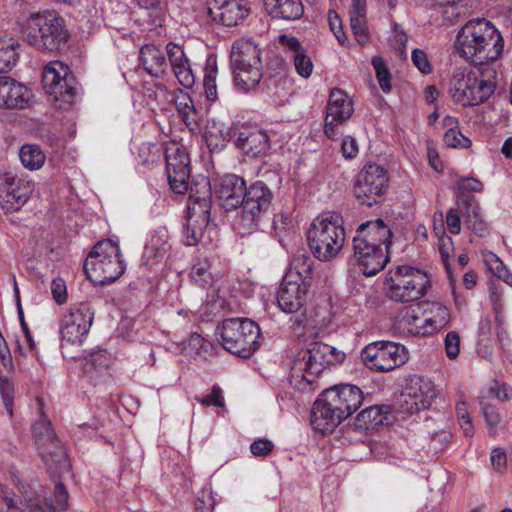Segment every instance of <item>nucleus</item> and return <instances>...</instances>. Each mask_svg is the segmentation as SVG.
Returning <instances> with one entry per match:
<instances>
[{
	"instance_id": "nucleus-4",
	"label": "nucleus",
	"mask_w": 512,
	"mask_h": 512,
	"mask_svg": "<svg viewBox=\"0 0 512 512\" xmlns=\"http://www.w3.org/2000/svg\"><path fill=\"white\" fill-rule=\"evenodd\" d=\"M22 34L33 47L50 52L63 49L69 39L64 19L48 10L30 14L24 21Z\"/></svg>"
},
{
	"instance_id": "nucleus-42",
	"label": "nucleus",
	"mask_w": 512,
	"mask_h": 512,
	"mask_svg": "<svg viewBox=\"0 0 512 512\" xmlns=\"http://www.w3.org/2000/svg\"><path fill=\"white\" fill-rule=\"evenodd\" d=\"M190 276L202 288L210 287L213 283V275L210 272V261L208 258L198 259L192 266Z\"/></svg>"
},
{
	"instance_id": "nucleus-63",
	"label": "nucleus",
	"mask_w": 512,
	"mask_h": 512,
	"mask_svg": "<svg viewBox=\"0 0 512 512\" xmlns=\"http://www.w3.org/2000/svg\"><path fill=\"white\" fill-rule=\"evenodd\" d=\"M329 25L339 43L344 44L346 36L342 32L340 20L336 12H329Z\"/></svg>"
},
{
	"instance_id": "nucleus-34",
	"label": "nucleus",
	"mask_w": 512,
	"mask_h": 512,
	"mask_svg": "<svg viewBox=\"0 0 512 512\" xmlns=\"http://www.w3.org/2000/svg\"><path fill=\"white\" fill-rule=\"evenodd\" d=\"M265 9L274 17L285 20L299 19L304 12L301 0H263Z\"/></svg>"
},
{
	"instance_id": "nucleus-3",
	"label": "nucleus",
	"mask_w": 512,
	"mask_h": 512,
	"mask_svg": "<svg viewBox=\"0 0 512 512\" xmlns=\"http://www.w3.org/2000/svg\"><path fill=\"white\" fill-rule=\"evenodd\" d=\"M494 64L478 63L469 70L456 69L450 80L449 94L463 107L476 106L487 101L497 86Z\"/></svg>"
},
{
	"instance_id": "nucleus-17",
	"label": "nucleus",
	"mask_w": 512,
	"mask_h": 512,
	"mask_svg": "<svg viewBox=\"0 0 512 512\" xmlns=\"http://www.w3.org/2000/svg\"><path fill=\"white\" fill-rule=\"evenodd\" d=\"M250 13L248 0H207L209 18L225 27L242 25Z\"/></svg>"
},
{
	"instance_id": "nucleus-48",
	"label": "nucleus",
	"mask_w": 512,
	"mask_h": 512,
	"mask_svg": "<svg viewBox=\"0 0 512 512\" xmlns=\"http://www.w3.org/2000/svg\"><path fill=\"white\" fill-rule=\"evenodd\" d=\"M443 141L446 146L453 148H467L471 144V141L455 128H450L445 132Z\"/></svg>"
},
{
	"instance_id": "nucleus-38",
	"label": "nucleus",
	"mask_w": 512,
	"mask_h": 512,
	"mask_svg": "<svg viewBox=\"0 0 512 512\" xmlns=\"http://www.w3.org/2000/svg\"><path fill=\"white\" fill-rule=\"evenodd\" d=\"M19 158L25 168L33 171L40 169L44 165L46 155L39 146L25 144L20 148Z\"/></svg>"
},
{
	"instance_id": "nucleus-45",
	"label": "nucleus",
	"mask_w": 512,
	"mask_h": 512,
	"mask_svg": "<svg viewBox=\"0 0 512 512\" xmlns=\"http://www.w3.org/2000/svg\"><path fill=\"white\" fill-rule=\"evenodd\" d=\"M32 431L36 438V443H44L43 440L52 439V434H54L51 422L43 412L40 413L39 420L33 425Z\"/></svg>"
},
{
	"instance_id": "nucleus-49",
	"label": "nucleus",
	"mask_w": 512,
	"mask_h": 512,
	"mask_svg": "<svg viewBox=\"0 0 512 512\" xmlns=\"http://www.w3.org/2000/svg\"><path fill=\"white\" fill-rule=\"evenodd\" d=\"M291 57L297 73L304 78H308L313 71V63L310 57L305 54V51L291 55Z\"/></svg>"
},
{
	"instance_id": "nucleus-12",
	"label": "nucleus",
	"mask_w": 512,
	"mask_h": 512,
	"mask_svg": "<svg viewBox=\"0 0 512 512\" xmlns=\"http://www.w3.org/2000/svg\"><path fill=\"white\" fill-rule=\"evenodd\" d=\"M43 85L46 93L60 108L73 104L77 95L76 79L64 63L53 61L45 66Z\"/></svg>"
},
{
	"instance_id": "nucleus-5",
	"label": "nucleus",
	"mask_w": 512,
	"mask_h": 512,
	"mask_svg": "<svg viewBox=\"0 0 512 512\" xmlns=\"http://www.w3.org/2000/svg\"><path fill=\"white\" fill-rule=\"evenodd\" d=\"M309 248L320 261H330L342 250L345 229L337 213L317 217L307 232Z\"/></svg>"
},
{
	"instance_id": "nucleus-40",
	"label": "nucleus",
	"mask_w": 512,
	"mask_h": 512,
	"mask_svg": "<svg viewBox=\"0 0 512 512\" xmlns=\"http://www.w3.org/2000/svg\"><path fill=\"white\" fill-rule=\"evenodd\" d=\"M51 438L52 439L49 440H43L44 443H37L39 455L47 464L59 462L65 457L62 444L55 436V433L52 434Z\"/></svg>"
},
{
	"instance_id": "nucleus-18",
	"label": "nucleus",
	"mask_w": 512,
	"mask_h": 512,
	"mask_svg": "<svg viewBox=\"0 0 512 512\" xmlns=\"http://www.w3.org/2000/svg\"><path fill=\"white\" fill-rule=\"evenodd\" d=\"M353 112V102L346 92L339 88L332 89L326 111L325 135L334 139L338 135L337 127L346 122Z\"/></svg>"
},
{
	"instance_id": "nucleus-26",
	"label": "nucleus",
	"mask_w": 512,
	"mask_h": 512,
	"mask_svg": "<svg viewBox=\"0 0 512 512\" xmlns=\"http://www.w3.org/2000/svg\"><path fill=\"white\" fill-rule=\"evenodd\" d=\"M166 53L174 76L179 84L186 89L192 88L195 83V77L184 51L180 46L169 42L166 45Z\"/></svg>"
},
{
	"instance_id": "nucleus-1",
	"label": "nucleus",
	"mask_w": 512,
	"mask_h": 512,
	"mask_svg": "<svg viewBox=\"0 0 512 512\" xmlns=\"http://www.w3.org/2000/svg\"><path fill=\"white\" fill-rule=\"evenodd\" d=\"M364 400L362 390L352 384H341L325 389L312 409V425L322 434L332 433L345 419L357 411Z\"/></svg>"
},
{
	"instance_id": "nucleus-20",
	"label": "nucleus",
	"mask_w": 512,
	"mask_h": 512,
	"mask_svg": "<svg viewBox=\"0 0 512 512\" xmlns=\"http://www.w3.org/2000/svg\"><path fill=\"white\" fill-rule=\"evenodd\" d=\"M392 231L382 220L367 221L362 223L356 230L353 237V244L363 245V247L372 246L376 249H384L389 252L392 244Z\"/></svg>"
},
{
	"instance_id": "nucleus-33",
	"label": "nucleus",
	"mask_w": 512,
	"mask_h": 512,
	"mask_svg": "<svg viewBox=\"0 0 512 512\" xmlns=\"http://www.w3.org/2000/svg\"><path fill=\"white\" fill-rule=\"evenodd\" d=\"M460 210L464 209L466 224L476 235L483 237L487 233V224L481 216V209L473 196H464L458 204Z\"/></svg>"
},
{
	"instance_id": "nucleus-41",
	"label": "nucleus",
	"mask_w": 512,
	"mask_h": 512,
	"mask_svg": "<svg viewBox=\"0 0 512 512\" xmlns=\"http://www.w3.org/2000/svg\"><path fill=\"white\" fill-rule=\"evenodd\" d=\"M16 45L12 38H0V73H7L16 64Z\"/></svg>"
},
{
	"instance_id": "nucleus-15",
	"label": "nucleus",
	"mask_w": 512,
	"mask_h": 512,
	"mask_svg": "<svg viewBox=\"0 0 512 512\" xmlns=\"http://www.w3.org/2000/svg\"><path fill=\"white\" fill-rule=\"evenodd\" d=\"M34 183L11 171L0 175V206L6 213L18 211L30 198Z\"/></svg>"
},
{
	"instance_id": "nucleus-53",
	"label": "nucleus",
	"mask_w": 512,
	"mask_h": 512,
	"mask_svg": "<svg viewBox=\"0 0 512 512\" xmlns=\"http://www.w3.org/2000/svg\"><path fill=\"white\" fill-rule=\"evenodd\" d=\"M398 409L403 414H413L424 410V408H420V403L414 397L405 396V389L398 400Z\"/></svg>"
},
{
	"instance_id": "nucleus-54",
	"label": "nucleus",
	"mask_w": 512,
	"mask_h": 512,
	"mask_svg": "<svg viewBox=\"0 0 512 512\" xmlns=\"http://www.w3.org/2000/svg\"><path fill=\"white\" fill-rule=\"evenodd\" d=\"M411 59L413 64L424 74L432 72V65L428 60L426 53L421 49H414L412 51Z\"/></svg>"
},
{
	"instance_id": "nucleus-37",
	"label": "nucleus",
	"mask_w": 512,
	"mask_h": 512,
	"mask_svg": "<svg viewBox=\"0 0 512 512\" xmlns=\"http://www.w3.org/2000/svg\"><path fill=\"white\" fill-rule=\"evenodd\" d=\"M388 412V406H370L362 410L356 419L360 427L365 429L374 428L389 423Z\"/></svg>"
},
{
	"instance_id": "nucleus-23",
	"label": "nucleus",
	"mask_w": 512,
	"mask_h": 512,
	"mask_svg": "<svg viewBox=\"0 0 512 512\" xmlns=\"http://www.w3.org/2000/svg\"><path fill=\"white\" fill-rule=\"evenodd\" d=\"M246 183L235 174L225 175L219 183L218 198L225 210H233L243 205L246 195Z\"/></svg>"
},
{
	"instance_id": "nucleus-58",
	"label": "nucleus",
	"mask_w": 512,
	"mask_h": 512,
	"mask_svg": "<svg viewBox=\"0 0 512 512\" xmlns=\"http://www.w3.org/2000/svg\"><path fill=\"white\" fill-rule=\"evenodd\" d=\"M457 188L461 192H480L482 190V183L473 177H466L457 181Z\"/></svg>"
},
{
	"instance_id": "nucleus-43",
	"label": "nucleus",
	"mask_w": 512,
	"mask_h": 512,
	"mask_svg": "<svg viewBox=\"0 0 512 512\" xmlns=\"http://www.w3.org/2000/svg\"><path fill=\"white\" fill-rule=\"evenodd\" d=\"M371 64L375 70L376 78L381 90L384 93H390L392 90V77L384 59L380 56H375L372 58Z\"/></svg>"
},
{
	"instance_id": "nucleus-44",
	"label": "nucleus",
	"mask_w": 512,
	"mask_h": 512,
	"mask_svg": "<svg viewBox=\"0 0 512 512\" xmlns=\"http://www.w3.org/2000/svg\"><path fill=\"white\" fill-rule=\"evenodd\" d=\"M149 248L154 252L155 258L165 257L171 248L168 232L165 229L156 231L151 238Z\"/></svg>"
},
{
	"instance_id": "nucleus-13",
	"label": "nucleus",
	"mask_w": 512,
	"mask_h": 512,
	"mask_svg": "<svg viewBox=\"0 0 512 512\" xmlns=\"http://www.w3.org/2000/svg\"><path fill=\"white\" fill-rule=\"evenodd\" d=\"M273 194L263 180H257L247 187L241 208L240 225L250 232L266 218L272 207Z\"/></svg>"
},
{
	"instance_id": "nucleus-39",
	"label": "nucleus",
	"mask_w": 512,
	"mask_h": 512,
	"mask_svg": "<svg viewBox=\"0 0 512 512\" xmlns=\"http://www.w3.org/2000/svg\"><path fill=\"white\" fill-rule=\"evenodd\" d=\"M4 502L8 512H56L55 507L50 501H41L38 497L26 498L21 509L14 505V501L11 498H4Z\"/></svg>"
},
{
	"instance_id": "nucleus-8",
	"label": "nucleus",
	"mask_w": 512,
	"mask_h": 512,
	"mask_svg": "<svg viewBox=\"0 0 512 512\" xmlns=\"http://www.w3.org/2000/svg\"><path fill=\"white\" fill-rule=\"evenodd\" d=\"M119 246L106 239L96 243L84 262V271L94 283L107 285L116 281L125 271Z\"/></svg>"
},
{
	"instance_id": "nucleus-31",
	"label": "nucleus",
	"mask_w": 512,
	"mask_h": 512,
	"mask_svg": "<svg viewBox=\"0 0 512 512\" xmlns=\"http://www.w3.org/2000/svg\"><path fill=\"white\" fill-rule=\"evenodd\" d=\"M140 62L144 69L153 77H163L168 64L164 53L155 45L147 44L140 49Z\"/></svg>"
},
{
	"instance_id": "nucleus-16",
	"label": "nucleus",
	"mask_w": 512,
	"mask_h": 512,
	"mask_svg": "<svg viewBox=\"0 0 512 512\" xmlns=\"http://www.w3.org/2000/svg\"><path fill=\"white\" fill-rule=\"evenodd\" d=\"M94 313L85 303L72 305L62 318L60 334L62 341L82 345L92 325Z\"/></svg>"
},
{
	"instance_id": "nucleus-36",
	"label": "nucleus",
	"mask_w": 512,
	"mask_h": 512,
	"mask_svg": "<svg viewBox=\"0 0 512 512\" xmlns=\"http://www.w3.org/2000/svg\"><path fill=\"white\" fill-rule=\"evenodd\" d=\"M312 265L313 261L311 258L305 254H301L293 259L284 278L310 287L312 280Z\"/></svg>"
},
{
	"instance_id": "nucleus-10",
	"label": "nucleus",
	"mask_w": 512,
	"mask_h": 512,
	"mask_svg": "<svg viewBox=\"0 0 512 512\" xmlns=\"http://www.w3.org/2000/svg\"><path fill=\"white\" fill-rule=\"evenodd\" d=\"M344 359L343 351L322 342H313L294 360L292 376H301L308 385H312L327 368L342 363Z\"/></svg>"
},
{
	"instance_id": "nucleus-29",
	"label": "nucleus",
	"mask_w": 512,
	"mask_h": 512,
	"mask_svg": "<svg viewBox=\"0 0 512 512\" xmlns=\"http://www.w3.org/2000/svg\"><path fill=\"white\" fill-rule=\"evenodd\" d=\"M438 395V389L434 382L426 377L414 376L405 387V396L414 397L420 408L427 409Z\"/></svg>"
},
{
	"instance_id": "nucleus-62",
	"label": "nucleus",
	"mask_w": 512,
	"mask_h": 512,
	"mask_svg": "<svg viewBox=\"0 0 512 512\" xmlns=\"http://www.w3.org/2000/svg\"><path fill=\"white\" fill-rule=\"evenodd\" d=\"M55 500L60 509L68 507V491L62 482H57L55 485Z\"/></svg>"
},
{
	"instance_id": "nucleus-21",
	"label": "nucleus",
	"mask_w": 512,
	"mask_h": 512,
	"mask_svg": "<svg viewBox=\"0 0 512 512\" xmlns=\"http://www.w3.org/2000/svg\"><path fill=\"white\" fill-rule=\"evenodd\" d=\"M427 308L424 309L429 315L423 320L422 324H418L419 318L412 316V327L409 331L415 335L427 336L432 335L440 329L444 328L450 321L448 309L438 302L426 303Z\"/></svg>"
},
{
	"instance_id": "nucleus-55",
	"label": "nucleus",
	"mask_w": 512,
	"mask_h": 512,
	"mask_svg": "<svg viewBox=\"0 0 512 512\" xmlns=\"http://www.w3.org/2000/svg\"><path fill=\"white\" fill-rule=\"evenodd\" d=\"M273 448L274 444L266 438L255 440L250 445V451L256 457H265L269 455Z\"/></svg>"
},
{
	"instance_id": "nucleus-19",
	"label": "nucleus",
	"mask_w": 512,
	"mask_h": 512,
	"mask_svg": "<svg viewBox=\"0 0 512 512\" xmlns=\"http://www.w3.org/2000/svg\"><path fill=\"white\" fill-rule=\"evenodd\" d=\"M166 173L171 189L178 194L188 190L190 177L189 155L184 148L168 149L165 152Z\"/></svg>"
},
{
	"instance_id": "nucleus-24",
	"label": "nucleus",
	"mask_w": 512,
	"mask_h": 512,
	"mask_svg": "<svg viewBox=\"0 0 512 512\" xmlns=\"http://www.w3.org/2000/svg\"><path fill=\"white\" fill-rule=\"evenodd\" d=\"M353 250L359 269L365 276L376 275L390 260L389 252L384 251V249L353 244Z\"/></svg>"
},
{
	"instance_id": "nucleus-60",
	"label": "nucleus",
	"mask_w": 512,
	"mask_h": 512,
	"mask_svg": "<svg viewBox=\"0 0 512 512\" xmlns=\"http://www.w3.org/2000/svg\"><path fill=\"white\" fill-rule=\"evenodd\" d=\"M490 459H491V463H492V466L495 469V471H497L499 473L503 472V470L506 467V463H507V457H506L505 452L499 448L494 449L491 453Z\"/></svg>"
},
{
	"instance_id": "nucleus-64",
	"label": "nucleus",
	"mask_w": 512,
	"mask_h": 512,
	"mask_svg": "<svg viewBox=\"0 0 512 512\" xmlns=\"http://www.w3.org/2000/svg\"><path fill=\"white\" fill-rule=\"evenodd\" d=\"M490 393L495 395L497 399L505 401L511 398L512 388L506 384L496 385L490 389Z\"/></svg>"
},
{
	"instance_id": "nucleus-57",
	"label": "nucleus",
	"mask_w": 512,
	"mask_h": 512,
	"mask_svg": "<svg viewBox=\"0 0 512 512\" xmlns=\"http://www.w3.org/2000/svg\"><path fill=\"white\" fill-rule=\"evenodd\" d=\"M481 410L485 418V421L489 426L495 427L500 423V414L498 413L494 406L487 404L485 402H481Z\"/></svg>"
},
{
	"instance_id": "nucleus-47",
	"label": "nucleus",
	"mask_w": 512,
	"mask_h": 512,
	"mask_svg": "<svg viewBox=\"0 0 512 512\" xmlns=\"http://www.w3.org/2000/svg\"><path fill=\"white\" fill-rule=\"evenodd\" d=\"M109 365V354L106 350L93 352L86 358L85 371L88 373L91 369L97 371L106 370Z\"/></svg>"
},
{
	"instance_id": "nucleus-30",
	"label": "nucleus",
	"mask_w": 512,
	"mask_h": 512,
	"mask_svg": "<svg viewBox=\"0 0 512 512\" xmlns=\"http://www.w3.org/2000/svg\"><path fill=\"white\" fill-rule=\"evenodd\" d=\"M171 96V102L175 104L176 110L186 127L192 133H198L200 131L199 117L189 93L178 88L171 92Z\"/></svg>"
},
{
	"instance_id": "nucleus-56",
	"label": "nucleus",
	"mask_w": 512,
	"mask_h": 512,
	"mask_svg": "<svg viewBox=\"0 0 512 512\" xmlns=\"http://www.w3.org/2000/svg\"><path fill=\"white\" fill-rule=\"evenodd\" d=\"M51 293L57 304H64L67 301V288L65 281L56 278L51 283Z\"/></svg>"
},
{
	"instance_id": "nucleus-61",
	"label": "nucleus",
	"mask_w": 512,
	"mask_h": 512,
	"mask_svg": "<svg viewBox=\"0 0 512 512\" xmlns=\"http://www.w3.org/2000/svg\"><path fill=\"white\" fill-rule=\"evenodd\" d=\"M341 150L345 158H354L358 154V145L356 140L350 136H347L342 141Z\"/></svg>"
},
{
	"instance_id": "nucleus-11",
	"label": "nucleus",
	"mask_w": 512,
	"mask_h": 512,
	"mask_svg": "<svg viewBox=\"0 0 512 512\" xmlns=\"http://www.w3.org/2000/svg\"><path fill=\"white\" fill-rule=\"evenodd\" d=\"M360 355L369 370L381 373L403 365L409 356L404 345L392 341L372 342L362 349Z\"/></svg>"
},
{
	"instance_id": "nucleus-22",
	"label": "nucleus",
	"mask_w": 512,
	"mask_h": 512,
	"mask_svg": "<svg viewBox=\"0 0 512 512\" xmlns=\"http://www.w3.org/2000/svg\"><path fill=\"white\" fill-rule=\"evenodd\" d=\"M310 287L283 278L277 292V304L285 313H296L305 304Z\"/></svg>"
},
{
	"instance_id": "nucleus-2",
	"label": "nucleus",
	"mask_w": 512,
	"mask_h": 512,
	"mask_svg": "<svg viewBox=\"0 0 512 512\" xmlns=\"http://www.w3.org/2000/svg\"><path fill=\"white\" fill-rule=\"evenodd\" d=\"M504 40L495 26L485 18H475L458 31L455 49L466 60L494 64L502 55Z\"/></svg>"
},
{
	"instance_id": "nucleus-6",
	"label": "nucleus",
	"mask_w": 512,
	"mask_h": 512,
	"mask_svg": "<svg viewBox=\"0 0 512 512\" xmlns=\"http://www.w3.org/2000/svg\"><path fill=\"white\" fill-rule=\"evenodd\" d=\"M236 87L248 92L255 89L263 77L261 51L251 38H241L232 44L230 53Z\"/></svg>"
},
{
	"instance_id": "nucleus-28",
	"label": "nucleus",
	"mask_w": 512,
	"mask_h": 512,
	"mask_svg": "<svg viewBox=\"0 0 512 512\" xmlns=\"http://www.w3.org/2000/svg\"><path fill=\"white\" fill-rule=\"evenodd\" d=\"M212 204V190L208 178L201 177L190 187L187 210L189 213L197 212L210 214Z\"/></svg>"
},
{
	"instance_id": "nucleus-7",
	"label": "nucleus",
	"mask_w": 512,
	"mask_h": 512,
	"mask_svg": "<svg viewBox=\"0 0 512 512\" xmlns=\"http://www.w3.org/2000/svg\"><path fill=\"white\" fill-rule=\"evenodd\" d=\"M384 285L389 299L409 303L421 299L430 286V279L421 269L400 265L385 276Z\"/></svg>"
},
{
	"instance_id": "nucleus-27",
	"label": "nucleus",
	"mask_w": 512,
	"mask_h": 512,
	"mask_svg": "<svg viewBox=\"0 0 512 512\" xmlns=\"http://www.w3.org/2000/svg\"><path fill=\"white\" fill-rule=\"evenodd\" d=\"M234 144L249 157L265 154L269 149L268 136L261 129H243L237 134Z\"/></svg>"
},
{
	"instance_id": "nucleus-52",
	"label": "nucleus",
	"mask_w": 512,
	"mask_h": 512,
	"mask_svg": "<svg viewBox=\"0 0 512 512\" xmlns=\"http://www.w3.org/2000/svg\"><path fill=\"white\" fill-rule=\"evenodd\" d=\"M444 346L448 358L455 359L460 353V336L458 332H448L444 340Z\"/></svg>"
},
{
	"instance_id": "nucleus-46",
	"label": "nucleus",
	"mask_w": 512,
	"mask_h": 512,
	"mask_svg": "<svg viewBox=\"0 0 512 512\" xmlns=\"http://www.w3.org/2000/svg\"><path fill=\"white\" fill-rule=\"evenodd\" d=\"M217 68L213 65H208L205 69V76L203 80L204 92L209 101H215L218 98L216 88Z\"/></svg>"
},
{
	"instance_id": "nucleus-9",
	"label": "nucleus",
	"mask_w": 512,
	"mask_h": 512,
	"mask_svg": "<svg viewBox=\"0 0 512 512\" xmlns=\"http://www.w3.org/2000/svg\"><path fill=\"white\" fill-rule=\"evenodd\" d=\"M216 334L225 350L242 358H249L258 349L260 329L247 318H228L217 326Z\"/></svg>"
},
{
	"instance_id": "nucleus-59",
	"label": "nucleus",
	"mask_w": 512,
	"mask_h": 512,
	"mask_svg": "<svg viewBox=\"0 0 512 512\" xmlns=\"http://www.w3.org/2000/svg\"><path fill=\"white\" fill-rule=\"evenodd\" d=\"M446 224L452 234H459L461 231V219L457 209H450L446 214Z\"/></svg>"
},
{
	"instance_id": "nucleus-35",
	"label": "nucleus",
	"mask_w": 512,
	"mask_h": 512,
	"mask_svg": "<svg viewBox=\"0 0 512 512\" xmlns=\"http://www.w3.org/2000/svg\"><path fill=\"white\" fill-rule=\"evenodd\" d=\"M210 214L197 212L196 214L188 212L187 224L183 231V242L187 246L196 245L202 238L203 231L208 225Z\"/></svg>"
},
{
	"instance_id": "nucleus-14",
	"label": "nucleus",
	"mask_w": 512,
	"mask_h": 512,
	"mask_svg": "<svg viewBox=\"0 0 512 512\" xmlns=\"http://www.w3.org/2000/svg\"><path fill=\"white\" fill-rule=\"evenodd\" d=\"M386 169L375 163L366 164L358 173L353 186L355 198L361 205L371 207L379 203L388 189Z\"/></svg>"
},
{
	"instance_id": "nucleus-32",
	"label": "nucleus",
	"mask_w": 512,
	"mask_h": 512,
	"mask_svg": "<svg viewBox=\"0 0 512 512\" xmlns=\"http://www.w3.org/2000/svg\"><path fill=\"white\" fill-rule=\"evenodd\" d=\"M366 0H352L350 15V28L356 41L364 45L370 39L366 20Z\"/></svg>"
},
{
	"instance_id": "nucleus-51",
	"label": "nucleus",
	"mask_w": 512,
	"mask_h": 512,
	"mask_svg": "<svg viewBox=\"0 0 512 512\" xmlns=\"http://www.w3.org/2000/svg\"><path fill=\"white\" fill-rule=\"evenodd\" d=\"M0 393L3 399V404L10 417L13 415V385L7 378L0 376Z\"/></svg>"
},
{
	"instance_id": "nucleus-50",
	"label": "nucleus",
	"mask_w": 512,
	"mask_h": 512,
	"mask_svg": "<svg viewBox=\"0 0 512 512\" xmlns=\"http://www.w3.org/2000/svg\"><path fill=\"white\" fill-rule=\"evenodd\" d=\"M194 399L205 407H208V406L224 407L225 406L224 399L222 396V389L217 385H214L212 387V391L209 395L195 396Z\"/></svg>"
},
{
	"instance_id": "nucleus-25",
	"label": "nucleus",
	"mask_w": 512,
	"mask_h": 512,
	"mask_svg": "<svg viewBox=\"0 0 512 512\" xmlns=\"http://www.w3.org/2000/svg\"><path fill=\"white\" fill-rule=\"evenodd\" d=\"M28 90L8 76H0V107L23 109L28 104Z\"/></svg>"
}]
</instances>
